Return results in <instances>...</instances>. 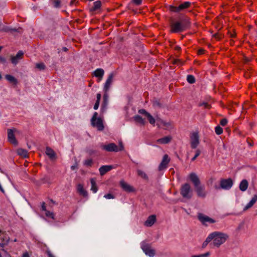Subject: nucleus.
I'll use <instances>...</instances> for the list:
<instances>
[{"label": "nucleus", "mask_w": 257, "mask_h": 257, "mask_svg": "<svg viewBox=\"0 0 257 257\" xmlns=\"http://www.w3.org/2000/svg\"><path fill=\"white\" fill-rule=\"evenodd\" d=\"M212 247L219 248L228 239V235L221 231H214L209 234Z\"/></svg>", "instance_id": "obj_1"}, {"label": "nucleus", "mask_w": 257, "mask_h": 257, "mask_svg": "<svg viewBox=\"0 0 257 257\" xmlns=\"http://www.w3.org/2000/svg\"><path fill=\"white\" fill-rule=\"evenodd\" d=\"M194 191L198 197L204 198L206 195L205 186L201 183L199 177L194 174Z\"/></svg>", "instance_id": "obj_2"}, {"label": "nucleus", "mask_w": 257, "mask_h": 257, "mask_svg": "<svg viewBox=\"0 0 257 257\" xmlns=\"http://www.w3.org/2000/svg\"><path fill=\"white\" fill-rule=\"evenodd\" d=\"M147 117L149 122L153 125H155L156 121L157 125L159 127L168 129L170 126V123L169 122H166L159 118H157L155 119L150 113H147Z\"/></svg>", "instance_id": "obj_3"}, {"label": "nucleus", "mask_w": 257, "mask_h": 257, "mask_svg": "<svg viewBox=\"0 0 257 257\" xmlns=\"http://www.w3.org/2000/svg\"><path fill=\"white\" fill-rule=\"evenodd\" d=\"M91 123L92 125L97 128L98 131H102L104 128L103 120L99 117H97V113L95 112L91 119Z\"/></svg>", "instance_id": "obj_4"}, {"label": "nucleus", "mask_w": 257, "mask_h": 257, "mask_svg": "<svg viewBox=\"0 0 257 257\" xmlns=\"http://www.w3.org/2000/svg\"><path fill=\"white\" fill-rule=\"evenodd\" d=\"M20 134H21V132L16 128L9 129L8 130V139L9 142L17 146L18 145V142L16 139V136Z\"/></svg>", "instance_id": "obj_5"}, {"label": "nucleus", "mask_w": 257, "mask_h": 257, "mask_svg": "<svg viewBox=\"0 0 257 257\" xmlns=\"http://www.w3.org/2000/svg\"><path fill=\"white\" fill-rule=\"evenodd\" d=\"M103 149L108 152H117L123 150L124 147L122 143L119 142V146H117L114 143H110L103 146Z\"/></svg>", "instance_id": "obj_6"}, {"label": "nucleus", "mask_w": 257, "mask_h": 257, "mask_svg": "<svg viewBox=\"0 0 257 257\" xmlns=\"http://www.w3.org/2000/svg\"><path fill=\"white\" fill-rule=\"evenodd\" d=\"M141 248L143 250L146 255L149 257H154L155 254V251L154 249L152 248L150 244L147 243L146 241H143L141 243Z\"/></svg>", "instance_id": "obj_7"}, {"label": "nucleus", "mask_w": 257, "mask_h": 257, "mask_svg": "<svg viewBox=\"0 0 257 257\" xmlns=\"http://www.w3.org/2000/svg\"><path fill=\"white\" fill-rule=\"evenodd\" d=\"M181 194L185 198H190L192 196V192L190 186L188 184H185L181 187Z\"/></svg>", "instance_id": "obj_8"}, {"label": "nucleus", "mask_w": 257, "mask_h": 257, "mask_svg": "<svg viewBox=\"0 0 257 257\" xmlns=\"http://www.w3.org/2000/svg\"><path fill=\"white\" fill-rule=\"evenodd\" d=\"M190 5V2H186L180 4L178 7L170 6L169 10L172 12L178 13L183 11L185 9L188 8Z\"/></svg>", "instance_id": "obj_9"}, {"label": "nucleus", "mask_w": 257, "mask_h": 257, "mask_svg": "<svg viewBox=\"0 0 257 257\" xmlns=\"http://www.w3.org/2000/svg\"><path fill=\"white\" fill-rule=\"evenodd\" d=\"M198 218L199 220L203 224L205 225H207V223H214L216 222V221L208 217L207 215H205L202 213H198Z\"/></svg>", "instance_id": "obj_10"}, {"label": "nucleus", "mask_w": 257, "mask_h": 257, "mask_svg": "<svg viewBox=\"0 0 257 257\" xmlns=\"http://www.w3.org/2000/svg\"><path fill=\"white\" fill-rule=\"evenodd\" d=\"M233 184V181L231 178L221 179L220 182V187L224 190L230 189Z\"/></svg>", "instance_id": "obj_11"}, {"label": "nucleus", "mask_w": 257, "mask_h": 257, "mask_svg": "<svg viewBox=\"0 0 257 257\" xmlns=\"http://www.w3.org/2000/svg\"><path fill=\"white\" fill-rule=\"evenodd\" d=\"M170 159L168 155H165L162 159V160L159 166L158 169L159 171H163L165 170L167 165L170 162Z\"/></svg>", "instance_id": "obj_12"}, {"label": "nucleus", "mask_w": 257, "mask_h": 257, "mask_svg": "<svg viewBox=\"0 0 257 257\" xmlns=\"http://www.w3.org/2000/svg\"><path fill=\"white\" fill-rule=\"evenodd\" d=\"M113 77L114 76L112 73L109 74L104 85L103 89L105 92H107L108 91L111 85L113 82Z\"/></svg>", "instance_id": "obj_13"}, {"label": "nucleus", "mask_w": 257, "mask_h": 257, "mask_svg": "<svg viewBox=\"0 0 257 257\" xmlns=\"http://www.w3.org/2000/svg\"><path fill=\"white\" fill-rule=\"evenodd\" d=\"M183 30L182 25L179 22H176L172 25L171 31L174 33H177Z\"/></svg>", "instance_id": "obj_14"}, {"label": "nucleus", "mask_w": 257, "mask_h": 257, "mask_svg": "<svg viewBox=\"0 0 257 257\" xmlns=\"http://www.w3.org/2000/svg\"><path fill=\"white\" fill-rule=\"evenodd\" d=\"M120 185L123 190L126 192H131L134 191V189L130 185L122 180L120 182Z\"/></svg>", "instance_id": "obj_15"}, {"label": "nucleus", "mask_w": 257, "mask_h": 257, "mask_svg": "<svg viewBox=\"0 0 257 257\" xmlns=\"http://www.w3.org/2000/svg\"><path fill=\"white\" fill-rule=\"evenodd\" d=\"M24 52L22 51H20L18 52L16 56L12 57L11 58L12 62L13 64L16 65L19 61L22 59Z\"/></svg>", "instance_id": "obj_16"}, {"label": "nucleus", "mask_w": 257, "mask_h": 257, "mask_svg": "<svg viewBox=\"0 0 257 257\" xmlns=\"http://www.w3.org/2000/svg\"><path fill=\"white\" fill-rule=\"evenodd\" d=\"M104 73V70L101 68H98L94 71V75L98 78V81H100L102 80Z\"/></svg>", "instance_id": "obj_17"}, {"label": "nucleus", "mask_w": 257, "mask_h": 257, "mask_svg": "<svg viewBox=\"0 0 257 257\" xmlns=\"http://www.w3.org/2000/svg\"><path fill=\"white\" fill-rule=\"evenodd\" d=\"M156 221L155 215H152L149 216L145 222V225L148 227L152 226Z\"/></svg>", "instance_id": "obj_18"}, {"label": "nucleus", "mask_w": 257, "mask_h": 257, "mask_svg": "<svg viewBox=\"0 0 257 257\" xmlns=\"http://www.w3.org/2000/svg\"><path fill=\"white\" fill-rule=\"evenodd\" d=\"M257 201V195H254L250 201L243 208V210L245 211L251 208Z\"/></svg>", "instance_id": "obj_19"}, {"label": "nucleus", "mask_w": 257, "mask_h": 257, "mask_svg": "<svg viewBox=\"0 0 257 257\" xmlns=\"http://www.w3.org/2000/svg\"><path fill=\"white\" fill-rule=\"evenodd\" d=\"M112 166L111 165H105L101 166L99 171L101 175H104L106 172L110 171L112 169Z\"/></svg>", "instance_id": "obj_20"}, {"label": "nucleus", "mask_w": 257, "mask_h": 257, "mask_svg": "<svg viewBox=\"0 0 257 257\" xmlns=\"http://www.w3.org/2000/svg\"><path fill=\"white\" fill-rule=\"evenodd\" d=\"M172 138L170 136H166L157 140V143L160 144H166L170 142Z\"/></svg>", "instance_id": "obj_21"}, {"label": "nucleus", "mask_w": 257, "mask_h": 257, "mask_svg": "<svg viewBox=\"0 0 257 257\" xmlns=\"http://www.w3.org/2000/svg\"><path fill=\"white\" fill-rule=\"evenodd\" d=\"M108 95L107 93V92H105V93L103 95V104L101 108L102 112L105 111L106 109L107 102H108Z\"/></svg>", "instance_id": "obj_22"}, {"label": "nucleus", "mask_w": 257, "mask_h": 257, "mask_svg": "<svg viewBox=\"0 0 257 257\" xmlns=\"http://www.w3.org/2000/svg\"><path fill=\"white\" fill-rule=\"evenodd\" d=\"M248 184L247 181L246 180H243L240 182L239 188L241 191L244 192L248 188Z\"/></svg>", "instance_id": "obj_23"}, {"label": "nucleus", "mask_w": 257, "mask_h": 257, "mask_svg": "<svg viewBox=\"0 0 257 257\" xmlns=\"http://www.w3.org/2000/svg\"><path fill=\"white\" fill-rule=\"evenodd\" d=\"M46 154L52 159H55L56 158L55 153L51 148L49 147H47Z\"/></svg>", "instance_id": "obj_24"}, {"label": "nucleus", "mask_w": 257, "mask_h": 257, "mask_svg": "<svg viewBox=\"0 0 257 257\" xmlns=\"http://www.w3.org/2000/svg\"><path fill=\"white\" fill-rule=\"evenodd\" d=\"M77 190L79 193L84 197L87 196V192L84 189L83 186L82 184H78L77 186Z\"/></svg>", "instance_id": "obj_25"}, {"label": "nucleus", "mask_w": 257, "mask_h": 257, "mask_svg": "<svg viewBox=\"0 0 257 257\" xmlns=\"http://www.w3.org/2000/svg\"><path fill=\"white\" fill-rule=\"evenodd\" d=\"M90 183H91V190L94 193H95L97 192L98 189L96 185V180L94 178H91L90 179Z\"/></svg>", "instance_id": "obj_26"}, {"label": "nucleus", "mask_w": 257, "mask_h": 257, "mask_svg": "<svg viewBox=\"0 0 257 257\" xmlns=\"http://www.w3.org/2000/svg\"><path fill=\"white\" fill-rule=\"evenodd\" d=\"M134 120L135 121L141 125H145V120L140 115H136L134 117Z\"/></svg>", "instance_id": "obj_27"}, {"label": "nucleus", "mask_w": 257, "mask_h": 257, "mask_svg": "<svg viewBox=\"0 0 257 257\" xmlns=\"http://www.w3.org/2000/svg\"><path fill=\"white\" fill-rule=\"evenodd\" d=\"M17 153L19 155L21 156L24 158H27L28 156L27 151L23 149H18L17 150Z\"/></svg>", "instance_id": "obj_28"}, {"label": "nucleus", "mask_w": 257, "mask_h": 257, "mask_svg": "<svg viewBox=\"0 0 257 257\" xmlns=\"http://www.w3.org/2000/svg\"><path fill=\"white\" fill-rule=\"evenodd\" d=\"M199 144V136L197 133H194V149Z\"/></svg>", "instance_id": "obj_29"}, {"label": "nucleus", "mask_w": 257, "mask_h": 257, "mask_svg": "<svg viewBox=\"0 0 257 257\" xmlns=\"http://www.w3.org/2000/svg\"><path fill=\"white\" fill-rule=\"evenodd\" d=\"M5 77H6V79L11 83H13L16 84L17 82V79L13 76H12L11 75L7 74L5 76Z\"/></svg>", "instance_id": "obj_30"}, {"label": "nucleus", "mask_w": 257, "mask_h": 257, "mask_svg": "<svg viewBox=\"0 0 257 257\" xmlns=\"http://www.w3.org/2000/svg\"><path fill=\"white\" fill-rule=\"evenodd\" d=\"M137 173L138 175L140 176L141 178L147 180L148 179V176L146 174L145 172H144L143 171L141 170H137Z\"/></svg>", "instance_id": "obj_31"}, {"label": "nucleus", "mask_w": 257, "mask_h": 257, "mask_svg": "<svg viewBox=\"0 0 257 257\" xmlns=\"http://www.w3.org/2000/svg\"><path fill=\"white\" fill-rule=\"evenodd\" d=\"M45 214L48 218L54 219V214L52 212L47 210L45 211Z\"/></svg>", "instance_id": "obj_32"}, {"label": "nucleus", "mask_w": 257, "mask_h": 257, "mask_svg": "<svg viewBox=\"0 0 257 257\" xmlns=\"http://www.w3.org/2000/svg\"><path fill=\"white\" fill-rule=\"evenodd\" d=\"M101 3L100 1H97L94 3V6L93 9L94 10H96L99 9L101 7Z\"/></svg>", "instance_id": "obj_33"}, {"label": "nucleus", "mask_w": 257, "mask_h": 257, "mask_svg": "<svg viewBox=\"0 0 257 257\" xmlns=\"http://www.w3.org/2000/svg\"><path fill=\"white\" fill-rule=\"evenodd\" d=\"M211 241L210 240V238L209 237V235H208V236L206 237L205 240L202 243V247L203 248H204L209 243H211Z\"/></svg>", "instance_id": "obj_34"}, {"label": "nucleus", "mask_w": 257, "mask_h": 257, "mask_svg": "<svg viewBox=\"0 0 257 257\" xmlns=\"http://www.w3.org/2000/svg\"><path fill=\"white\" fill-rule=\"evenodd\" d=\"M215 132L217 135H220L222 133L223 130L220 126H217L215 128Z\"/></svg>", "instance_id": "obj_35"}, {"label": "nucleus", "mask_w": 257, "mask_h": 257, "mask_svg": "<svg viewBox=\"0 0 257 257\" xmlns=\"http://www.w3.org/2000/svg\"><path fill=\"white\" fill-rule=\"evenodd\" d=\"M201 151L202 149L200 148H198L195 151V154H194V160H195L197 157H198L200 155Z\"/></svg>", "instance_id": "obj_36"}, {"label": "nucleus", "mask_w": 257, "mask_h": 257, "mask_svg": "<svg viewBox=\"0 0 257 257\" xmlns=\"http://www.w3.org/2000/svg\"><path fill=\"white\" fill-rule=\"evenodd\" d=\"M92 164V159H87L84 161V165L86 166H91Z\"/></svg>", "instance_id": "obj_37"}, {"label": "nucleus", "mask_w": 257, "mask_h": 257, "mask_svg": "<svg viewBox=\"0 0 257 257\" xmlns=\"http://www.w3.org/2000/svg\"><path fill=\"white\" fill-rule=\"evenodd\" d=\"M210 254V252L209 251H207L204 253L194 255V257H209Z\"/></svg>", "instance_id": "obj_38"}, {"label": "nucleus", "mask_w": 257, "mask_h": 257, "mask_svg": "<svg viewBox=\"0 0 257 257\" xmlns=\"http://www.w3.org/2000/svg\"><path fill=\"white\" fill-rule=\"evenodd\" d=\"M36 67L40 70H44L45 69V65L43 63H39L36 64Z\"/></svg>", "instance_id": "obj_39"}, {"label": "nucleus", "mask_w": 257, "mask_h": 257, "mask_svg": "<svg viewBox=\"0 0 257 257\" xmlns=\"http://www.w3.org/2000/svg\"><path fill=\"white\" fill-rule=\"evenodd\" d=\"M104 197L106 199H113L114 196L111 194H107L104 195Z\"/></svg>", "instance_id": "obj_40"}, {"label": "nucleus", "mask_w": 257, "mask_h": 257, "mask_svg": "<svg viewBox=\"0 0 257 257\" xmlns=\"http://www.w3.org/2000/svg\"><path fill=\"white\" fill-rule=\"evenodd\" d=\"M227 120L225 118L222 119L220 122V124L222 126L225 125L227 124Z\"/></svg>", "instance_id": "obj_41"}, {"label": "nucleus", "mask_w": 257, "mask_h": 257, "mask_svg": "<svg viewBox=\"0 0 257 257\" xmlns=\"http://www.w3.org/2000/svg\"><path fill=\"white\" fill-rule=\"evenodd\" d=\"M187 81L189 83H193V76L191 75H188Z\"/></svg>", "instance_id": "obj_42"}, {"label": "nucleus", "mask_w": 257, "mask_h": 257, "mask_svg": "<svg viewBox=\"0 0 257 257\" xmlns=\"http://www.w3.org/2000/svg\"><path fill=\"white\" fill-rule=\"evenodd\" d=\"M139 113L140 114H145L146 116H147V113H149L148 112H147L145 109H140L139 110Z\"/></svg>", "instance_id": "obj_43"}, {"label": "nucleus", "mask_w": 257, "mask_h": 257, "mask_svg": "<svg viewBox=\"0 0 257 257\" xmlns=\"http://www.w3.org/2000/svg\"><path fill=\"white\" fill-rule=\"evenodd\" d=\"M199 106H204V107H205V108H209V104L207 103H206V102L200 103L199 104Z\"/></svg>", "instance_id": "obj_44"}, {"label": "nucleus", "mask_w": 257, "mask_h": 257, "mask_svg": "<svg viewBox=\"0 0 257 257\" xmlns=\"http://www.w3.org/2000/svg\"><path fill=\"white\" fill-rule=\"evenodd\" d=\"M142 0H133V3L136 5H139L142 3Z\"/></svg>", "instance_id": "obj_45"}, {"label": "nucleus", "mask_w": 257, "mask_h": 257, "mask_svg": "<svg viewBox=\"0 0 257 257\" xmlns=\"http://www.w3.org/2000/svg\"><path fill=\"white\" fill-rule=\"evenodd\" d=\"M99 102H98V101H96L94 105V109L95 110H96L98 108V107H99Z\"/></svg>", "instance_id": "obj_46"}, {"label": "nucleus", "mask_w": 257, "mask_h": 257, "mask_svg": "<svg viewBox=\"0 0 257 257\" xmlns=\"http://www.w3.org/2000/svg\"><path fill=\"white\" fill-rule=\"evenodd\" d=\"M101 97V94H100V93H97V96H96V98H97V100H96V101H98V102H100V100Z\"/></svg>", "instance_id": "obj_47"}, {"label": "nucleus", "mask_w": 257, "mask_h": 257, "mask_svg": "<svg viewBox=\"0 0 257 257\" xmlns=\"http://www.w3.org/2000/svg\"><path fill=\"white\" fill-rule=\"evenodd\" d=\"M0 62L4 63L6 62V60L4 57L0 56Z\"/></svg>", "instance_id": "obj_48"}, {"label": "nucleus", "mask_w": 257, "mask_h": 257, "mask_svg": "<svg viewBox=\"0 0 257 257\" xmlns=\"http://www.w3.org/2000/svg\"><path fill=\"white\" fill-rule=\"evenodd\" d=\"M47 254L48 257H55V256L50 251H47Z\"/></svg>", "instance_id": "obj_49"}, {"label": "nucleus", "mask_w": 257, "mask_h": 257, "mask_svg": "<svg viewBox=\"0 0 257 257\" xmlns=\"http://www.w3.org/2000/svg\"><path fill=\"white\" fill-rule=\"evenodd\" d=\"M42 209L43 211H44V212L47 211V210L46 209V207L45 206V203H43L42 205Z\"/></svg>", "instance_id": "obj_50"}, {"label": "nucleus", "mask_w": 257, "mask_h": 257, "mask_svg": "<svg viewBox=\"0 0 257 257\" xmlns=\"http://www.w3.org/2000/svg\"><path fill=\"white\" fill-rule=\"evenodd\" d=\"M0 30L1 31L8 32L9 31V29L7 27H5V28H3L1 29Z\"/></svg>", "instance_id": "obj_51"}, {"label": "nucleus", "mask_w": 257, "mask_h": 257, "mask_svg": "<svg viewBox=\"0 0 257 257\" xmlns=\"http://www.w3.org/2000/svg\"><path fill=\"white\" fill-rule=\"evenodd\" d=\"M22 257H29V255L27 252L23 253Z\"/></svg>", "instance_id": "obj_52"}, {"label": "nucleus", "mask_w": 257, "mask_h": 257, "mask_svg": "<svg viewBox=\"0 0 257 257\" xmlns=\"http://www.w3.org/2000/svg\"><path fill=\"white\" fill-rule=\"evenodd\" d=\"M60 5V2L59 1L55 2V6L56 7H58Z\"/></svg>", "instance_id": "obj_53"}, {"label": "nucleus", "mask_w": 257, "mask_h": 257, "mask_svg": "<svg viewBox=\"0 0 257 257\" xmlns=\"http://www.w3.org/2000/svg\"><path fill=\"white\" fill-rule=\"evenodd\" d=\"M203 49H200L198 50V55H201L203 53Z\"/></svg>", "instance_id": "obj_54"}, {"label": "nucleus", "mask_w": 257, "mask_h": 257, "mask_svg": "<svg viewBox=\"0 0 257 257\" xmlns=\"http://www.w3.org/2000/svg\"><path fill=\"white\" fill-rule=\"evenodd\" d=\"M71 169H72V170H74V169H75L76 168H77V166H76V165L72 166L71 167Z\"/></svg>", "instance_id": "obj_55"}, {"label": "nucleus", "mask_w": 257, "mask_h": 257, "mask_svg": "<svg viewBox=\"0 0 257 257\" xmlns=\"http://www.w3.org/2000/svg\"><path fill=\"white\" fill-rule=\"evenodd\" d=\"M174 63H181V62L179 60H174L173 62Z\"/></svg>", "instance_id": "obj_56"}, {"label": "nucleus", "mask_w": 257, "mask_h": 257, "mask_svg": "<svg viewBox=\"0 0 257 257\" xmlns=\"http://www.w3.org/2000/svg\"><path fill=\"white\" fill-rule=\"evenodd\" d=\"M213 37H214L215 38H217L218 39V36H217V34H215L213 35Z\"/></svg>", "instance_id": "obj_57"}, {"label": "nucleus", "mask_w": 257, "mask_h": 257, "mask_svg": "<svg viewBox=\"0 0 257 257\" xmlns=\"http://www.w3.org/2000/svg\"><path fill=\"white\" fill-rule=\"evenodd\" d=\"M190 179L192 180L193 179V174H190Z\"/></svg>", "instance_id": "obj_58"}, {"label": "nucleus", "mask_w": 257, "mask_h": 257, "mask_svg": "<svg viewBox=\"0 0 257 257\" xmlns=\"http://www.w3.org/2000/svg\"><path fill=\"white\" fill-rule=\"evenodd\" d=\"M4 245L2 243H0V247H3Z\"/></svg>", "instance_id": "obj_59"}, {"label": "nucleus", "mask_w": 257, "mask_h": 257, "mask_svg": "<svg viewBox=\"0 0 257 257\" xmlns=\"http://www.w3.org/2000/svg\"><path fill=\"white\" fill-rule=\"evenodd\" d=\"M179 48H180V47H178V46H177V47H176V49H179Z\"/></svg>", "instance_id": "obj_60"}, {"label": "nucleus", "mask_w": 257, "mask_h": 257, "mask_svg": "<svg viewBox=\"0 0 257 257\" xmlns=\"http://www.w3.org/2000/svg\"><path fill=\"white\" fill-rule=\"evenodd\" d=\"M2 49V47L0 46V51H1Z\"/></svg>", "instance_id": "obj_61"}, {"label": "nucleus", "mask_w": 257, "mask_h": 257, "mask_svg": "<svg viewBox=\"0 0 257 257\" xmlns=\"http://www.w3.org/2000/svg\"><path fill=\"white\" fill-rule=\"evenodd\" d=\"M191 145L192 146H193V142H191Z\"/></svg>", "instance_id": "obj_62"}, {"label": "nucleus", "mask_w": 257, "mask_h": 257, "mask_svg": "<svg viewBox=\"0 0 257 257\" xmlns=\"http://www.w3.org/2000/svg\"><path fill=\"white\" fill-rule=\"evenodd\" d=\"M64 50H65V51H66V48H64Z\"/></svg>", "instance_id": "obj_63"}, {"label": "nucleus", "mask_w": 257, "mask_h": 257, "mask_svg": "<svg viewBox=\"0 0 257 257\" xmlns=\"http://www.w3.org/2000/svg\"><path fill=\"white\" fill-rule=\"evenodd\" d=\"M0 257H2V255H1V254H0Z\"/></svg>", "instance_id": "obj_64"}]
</instances>
